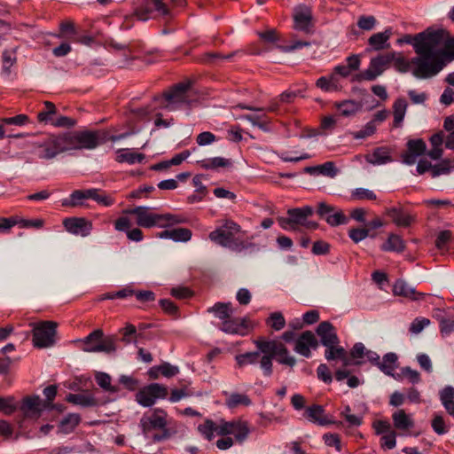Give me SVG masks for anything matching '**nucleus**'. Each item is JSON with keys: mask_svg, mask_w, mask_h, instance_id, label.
<instances>
[{"mask_svg": "<svg viewBox=\"0 0 454 454\" xmlns=\"http://www.w3.org/2000/svg\"><path fill=\"white\" fill-rule=\"evenodd\" d=\"M45 408H47L46 403H43L38 395L24 397L20 406V410L27 417H39L43 410Z\"/></svg>", "mask_w": 454, "mask_h": 454, "instance_id": "obj_23", "label": "nucleus"}, {"mask_svg": "<svg viewBox=\"0 0 454 454\" xmlns=\"http://www.w3.org/2000/svg\"><path fill=\"white\" fill-rule=\"evenodd\" d=\"M386 215L398 227H409L415 221V215L405 212L402 207H393L386 210Z\"/></svg>", "mask_w": 454, "mask_h": 454, "instance_id": "obj_24", "label": "nucleus"}, {"mask_svg": "<svg viewBox=\"0 0 454 454\" xmlns=\"http://www.w3.org/2000/svg\"><path fill=\"white\" fill-rule=\"evenodd\" d=\"M80 422L81 417L79 414L68 413L60 420L59 424V431L65 434H70L75 429Z\"/></svg>", "mask_w": 454, "mask_h": 454, "instance_id": "obj_38", "label": "nucleus"}, {"mask_svg": "<svg viewBox=\"0 0 454 454\" xmlns=\"http://www.w3.org/2000/svg\"><path fill=\"white\" fill-rule=\"evenodd\" d=\"M57 323L43 321L33 328V344L38 348L51 347L55 344Z\"/></svg>", "mask_w": 454, "mask_h": 454, "instance_id": "obj_12", "label": "nucleus"}, {"mask_svg": "<svg viewBox=\"0 0 454 454\" xmlns=\"http://www.w3.org/2000/svg\"><path fill=\"white\" fill-rule=\"evenodd\" d=\"M93 200L98 204L110 207L114 203V200L107 195L105 192L98 189H87V190H75L71 194L68 200H65L62 203L66 207H78L83 206V200Z\"/></svg>", "mask_w": 454, "mask_h": 454, "instance_id": "obj_11", "label": "nucleus"}, {"mask_svg": "<svg viewBox=\"0 0 454 454\" xmlns=\"http://www.w3.org/2000/svg\"><path fill=\"white\" fill-rule=\"evenodd\" d=\"M241 227L232 220H226L221 226L209 233V239L215 244L236 253L244 251L255 252L258 246L252 242L253 236H240Z\"/></svg>", "mask_w": 454, "mask_h": 454, "instance_id": "obj_2", "label": "nucleus"}, {"mask_svg": "<svg viewBox=\"0 0 454 454\" xmlns=\"http://www.w3.org/2000/svg\"><path fill=\"white\" fill-rule=\"evenodd\" d=\"M66 136L70 149L92 150L107 141V132L103 130L76 131L67 133Z\"/></svg>", "mask_w": 454, "mask_h": 454, "instance_id": "obj_8", "label": "nucleus"}, {"mask_svg": "<svg viewBox=\"0 0 454 454\" xmlns=\"http://www.w3.org/2000/svg\"><path fill=\"white\" fill-rule=\"evenodd\" d=\"M393 425L397 430H409L414 427V421L404 410L400 409L392 414Z\"/></svg>", "mask_w": 454, "mask_h": 454, "instance_id": "obj_32", "label": "nucleus"}, {"mask_svg": "<svg viewBox=\"0 0 454 454\" xmlns=\"http://www.w3.org/2000/svg\"><path fill=\"white\" fill-rule=\"evenodd\" d=\"M162 221L161 223L164 224L163 228H168L174 224L184 223L186 222V218L180 215H173V214H161Z\"/></svg>", "mask_w": 454, "mask_h": 454, "instance_id": "obj_61", "label": "nucleus"}, {"mask_svg": "<svg viewBox=\"0 0 454 454\" xmlns=\"http://www.w3.org/2000/svg\"><path fill=\"white\" fill-rule=\"evenodd\" d=\"M82 344L81 349L87 353L114 354L117 349L118 335H105L102 329L92 331L83 339L77 340Z\"/></svg>", "mask_w": 454, "mask_h": 454, "instance_id": "obj_6", "label": "nucleus"}, {"mask_svg": "<svg viewBox=\"0 0 454 454\" xmlns=\"http://www.w3.org/2000/svg\"><path fill=\"white\" fill-rule=\"evenodd\" d=\"M397 356L395 353L389 352L383 356L382 361L380 362L379 369L387 376L393 377L396 380H401V374L394 372L396 368Z\"/></svg>", "mask_w": 454, "mask_h": 454, "instance_id": "obj_27", "label": "nucleus"}, {"mask_svg": "<svg viewBox=\"0 0 454 454\" xmlns=\"http://www.w3.org/2000/svg\"><path fill=\"white\" fill-rule=\"evenodd\" d=\"M319 342L311 331H304L295 340L294 351L301 356L309 358L311 356L310 349H317Z\"/></svg>", "mask_w": 454, "mask_h": 454, "instance_id": "obj_20", "label": "nucleus"}, {"mask_svg": "<svg viewBox=\"0 0 454 454\" xmlns=\"http://www.w3.org/2000/svg\"><path fill=\"white\" fill-rule=\"evenodd\" d=\"M35 145L37 149L36 155L43 160L53 159L60 153L70 149L66 134L63 136H47L42 141L35 142Z\"/></svg>", "mask_w": 454, "mask_h": 454, "instance_id": "obj_10", "label": "nucleus"}, {"mask_svg": "<svg viewBox=\"0 0 454 454\" xmlns=\"http://www.w3.org/2000/svg\"><path fill=\"white\" fill-rule=\"evenodd\" d=\"M350 197L353 200H375L377 199L373 191L365 188H356L353 190Z\"/></svg>", "mask_w": 454, "mask_h": 454, "instance_id": "obj_53", "label": "nucleus"}, {"mask_svg": "<svg viewBox=\"0 0 454 454\" xmlns=\"http://www.w3.org/2000/svg\"><path fill=\"white\" fill-rule=\"evenodd\" d=\"M303 416L309 422L321 427L328 425H342V422L332 419L329 415L325 413L324 406L319 404H312L308 406L304 411Z\"/></svg>", "mask_w": 454, "mask_h": 454, "instance_id": "obj_18", "label": "nucleus"}, {"mask_svg": "<svg viewBox=\"0 0 454 454\" xmlns=\"http://www.w3.org/2000/svg\"><path fill=\"white\" fill-rule=\"evenodd\" d=\"M442 30H434L429 27L422 32L415 35L406 34L397 40L399 44L406 43L413 47L416 57L411 58L412 75L418 79H425L426 69L431 49L434 46H439L442 39Z\"/></svg>", "mask_w": 454, "mask_h": 454, "instance_id": "obj_1", "label": "nucleus"}, {"mask_svg": "<svg viewBox=\"0 0 454 454\" xmlns=\"http://www.w3.org/2000/svg\"><path fill=\"white\" fill-rule=\"evenodd\" d=\"M452 233L450 231L445 230L439 232L435 239V247L438 250L447 251L448 244L451 239Z\"/></svg>", "mask_w": 454, "mask_h": 454, "instance_id": "obj_60", "label": "nucleus"}, {"mask_svg": "<svg viewBox=\"0 0 454 454\" xmlns=\"http://www.w3.org/2000/svg\"><path fill=\"white\" fill-rule=\"evenodd\" d=\"M67 402L83 408L96 407L98 401L91 394H68L66 397Z\"/></svg>", "mask_w": 454, "mask_h": 454, "instance_id": "obj_28", "label": "nucleus"}, {"mask_svg": "<svg viewBox=\"0 0 454 454\" xmlns=\"http://www.w3.org/2000/svg\"><path fill=\"white\" fill-rule=\"evenodd\" d=\"M391 35V28H387L383 32H379L371 35L368 39V43L374 51L383 50L389 46L387 41L390 39Z\"/></svg>", "mask_w": 454, "mask_h": 454, "instance_id": "obj_31", "label": "nucleus"}, {"mask_svg": "<svg viewBox=\"0 0 454 454\" xmlns=\"http://www.w3.org/2000/svg\"><path fill=\"white\" fill-rule=\"evenodd\" d=\"M167 426V413L161 409H155L151 415L144 416L140 419V427L145 436H148L153 430L161 431L152 435L153 442H160L170 438L171 433Z\"/></svg>", "mask_w": 454, "mask_h": 454, "instance_id": "obj_7", "label": "nucleus"}, {"mask_svg": "<svg viewBox=\"0 0 454 454\" xmlns=\"http://www.w3.org/2000/svg\"><path fill=\"white\" fill-rule=\"evenodd\" d=\"M121 337L118 336V341L129 345L137 341V333L134 325L127 323L126 325L119 330Z\"/></svg>", "mask_w": 454, "mask_h": 454, "instance_id": "obj_43", "label": "nucleus"}, {"mask_svg": "<svg viewBox=\"0 0 454 454\" xmlns=\"http://www.w3.org/2000/svg\"><path fill=\"white\" fill-rule=\"evenodd\" d=\"M393 293L395 295L403 296L412 301H420L426 296V294L417 292L403 279H397L395 282L393 286Z\"/></svg>", "mask_w": 454, "mask_h": 454, "instance_id": "obj_25", "label": "nucleus"}, {"mask_svg": "<svg viewBox=\"0 0 454 454\" xmlns=\"http://www.w3.org/2000/svg\"><path fill=\"white\" fill-rule=\"evenodd\" d=\"M262 352L257 348L256 351L246 352L243 354L237 355L235 356V361L237 363L238 367L242 368L247 365H254L258 363L260 364V360L262 358Z\"/></svg>", "mask_w": 454, "mask_h": 454, "instance_id": "obj_34", "label": "nucleus"}, {"mask_svg": "<svg viewBox=\"0 0 454 454\" xmlns=\"http://www.w3.org/2000/svg\"><path fill=\"white\" fill-rule=\"evenodd\" d=\"M168 393L167 387L159 383H151L136 394V401L143 407H151L157 399H165Z\"/></svg>", "mask_w": 454, "mask_h": 454, "instance_id": "obj_13", "label": "nucleus"}, {"mask_svg": "<svg viewBox=\"0 0 454 454\" xmlns=\"http://www.w3.org/2000/svg\"><path fill=\"white\" fill-rule=\"evenodd\" d=\"M337 80L334 74H331L329 77L321 76L317 80L316 85L317 88L321 89L324 91H333L337 90L336 85Z\"/></svg>", "mask_w": 454, "mask_h": 454, "instance_id": "obj_51", "label": "nucleus"}, {"mask_svg": "<svg viewBox=\"0 0 454 454\" xmlns=\"http://www.w3.org/2000/svg\"><path fill=\"white\" fill-rule=\"evenodd\" d=\"M375 131L376 125L373 123V121H368L362 129L358 131H352L350 132V135L355 139H364L373 135Z\"/></svg>", "mask_w": 454, "mask_h": 454, "instance_id": "obj_58", "label": "nucleus"}, {"mask_svg": "<svg viewBox=\"0 0 454 454\" xmlns=\"http://www.w3.org/2000/svg\"><path fill=\"white\" fill-rule=\"evenodd\" d=\"M313 213L314 210L310 206L294 207L287 210V215L290 216L296 228H298V226H301L302 223H305L306 218L311 216Z\"/></svg>", "mask_w": 454, "mask_h": 454, "instance_id": "obj_29", "label": "nucleus"}, {"mask_svg": "<svg viewBox=\"0 0 454 454\" xmlns=\"http://www.w3.org/2000/svg\"><path fill=\"white\" fill-rule=\"evenodd\" d=\"M207 312L213 313L217 318L222 320V322L225 321L233 313L231 302L220 301L215 303L212 307H209L207 309Z\"/></svg>", "mask_w": 454, "mask_h": 454, "instance_id": "obj_39", "label": "nucleus"}, {"mask_svg": "<svg viewBox=\"0 0 454 454\" xmlns=\"http://www.w3.org/2000/svg\"><path fill=\"white\" fill-rule=\"evenodd\" d=\"M115 160L118 163L127 162L130 165L140 163L145 159V155L141 153L133 152L131 149L122 148L116 151Z\"/></svg>", "mask_w": 454, "mask_h": 454, "instance_id": "obj_30", "label": "nucleus"}, {"mask_svg": "<svg viewBox=\"0 0 454 454\" xmlns=\"http://www.w3.org/2000/svg\"><path fill=\"white\" fill-rule=\"evenodd\" d=\"M233 431L234 432L231 434H234L236 440L239 442H243L247 438L250 433L247 422L243 421H237L236 426L233 428Z\"/></svg>", "mask_w": 454, "mask_h": 454, "instance_id": "obj_55", "label": "nucleus"}, {"mask_svg": "<svg viewBox=\"0 0 454 454\" xmlns=\"http://www.w3.org/2000/svg\"><path fill=\"white\" fill-rule=\"evenodd\" d=\"M405 244L403 239L396 234H390L385 243L381 246V250L387 252L401 253L404 250Z\"/></svg>", "mask_w": 454, "mask_h": 454, "instance_id": "obj_40", "label": "nucleus"}, {"mask_svg": "<svg viewBox=\"0 0 454 454\" xmlns=\"http://www.w3.org/2000/svg\"><path fill=\"white\" fill-rule=\"evenodd\" d=\"M134 15L138 20L168 18L171 12L164 0H137L135 3Z\"/></svg>", "mask_w": 454, "mask_h": 454, "instance_id": "obj_9", "label": "nucleus"}, {"mask_svg": "<svg viewBox=\"0 0 454 454\" xmlns=\"http://www.w3.org/2000/svg\"><path fill=\"white\" fill-rule=\"evenodd\" d=\"M317 214L332 227L347 224L348 222L341 209L323 201L317 204Z\"/></svg>", "mask_w": 454, "mask_h": 454, "instance_id": "obj_15", "label": "nucleus"}, {"mask_svg": "<svg viewBox=\"0 0 454 454\" xmlns=\"http://www.w3.org/2000/svg\"><path fill=\"white\" fill-rule=\"evenodd\" d=\"M2 74L5 76H9L12 66H13L17 61L16 49L4 50L2 54Z\"/></svg>", "mask_w": 454, "mask_h": 454, "instance_id": "obj_45", "label": "nucleus"}, {"mask_svg": "<svg viewBox=\"0 0 454 454\" xmlns=\"http://www.w3.org/2000/svg\"><path fill=\"white\" fill-rule=\"evenodd\" d=\"M256 348L262 352L260 360V368L265 377H270L273 373V360L284 365L293 368L296 364L294 356H290L285 344L275 340H266L260 337L254 340Z\"/></svg>", "mask_w": 454, "mask_h": 454, "instance_id": "obj_3", "label": "nucleus"}, {"mask_svg": "<svg viewBox=\"0 0 454 454\" xmlns=\"http://www.w3.org/2000/svg\"><path fill=\"white\" fill-rule=\"evenodd\" d=\"M12 218L16 222V225H20L21 228L41 229L44 224L43 219H23L17 216H12Z\"/></svg>", "mask_w": 454, "mask_h": 454, "instance_id": "obj_59", "label": "nucleus"}, {"mask_svg": "<svg viewBox=\"0 0 454 454\" xmlns=\"http://www.w3.org/2000/svg\"><path fill=\"white\" fill-rule=\"evenodd\" d=\"M313 15L310 6L301 4L294 10V28L304 33H311L313 27Z\"/></svg>", "mask_w": 454, "mask_h": 454, "instance_id": "obj_16", "label": "nucleus"}, {"mask_svg": "<svg viewBox=\"0 0 454 454\" xmlns=\"http://www.w3.org/2000/svg\"><path fill=\"white\" fill-rule=\"evenodd\" d=\"M316 333L320 338L318 342L325 347L340 344V339L337 335L336 329L329 321H323L319 323L316 329Z\"/></svg>", "mask_w": 454, "mask_h": 454, "instance_id": "obj_22", "label": "nucleus"}, {"mask_svg": "<svg viewBox=\"0 0 454 454\" xmlns=\"http://www.w3.org/2000/svg\"><path fill=\"white\" fill-rule=\"evenodd\" d=\"M198 431L208 441L214 437V433H217V425L212 419H206L203 424L198 426Z\"/></svg>", "mask_w": 454, "mask_h": 454, "instance_id": "obj_49", "label": "nucleus"}, {"mask_svg": "<svg viewBox=\"0 0 454 454\" xmlns=\"http://www.w3.org/2000/svg\"><path fill=\"white\" fill-rule=\"evenodd\" d=\"M408 107V104L405 98H398L393 104V115L394 121L393 126L395 128H399L402 126L403 121L406 110Z\"/></svg>", "mask_w": 454, "mask_h": 454, "instance_id": "obj_36", "label": "nucleus"}, {"mask_svg": "<svg viewBox=\"0 0 454 454\" xmlns=\"http://www.w3.org/2000/svg\"><path fill=\"white\" fill-rule=\"evenodd\" d=\"M160 372L166 378H172L179 373V368L176 365L164 362L160 365L152 367V372Z\"/></svg>", "mask_w": 454, "mask_h": 454, "instance_id": "obj_48", "label": "nucleus"}, {"mask_svg": "<svg viewBox=\"0 0 454 454\" xmlns=\"http://www.w3.org/2000/svg\"><path fill=\"white\" fill-rule=\"evenodd\" d=\"M63 226L67 232L82 237L89 236L93 229L92 223L84 217H67Z\"/></svg>", "mask_w": 454, "mask_h": 454, "instance_id": "obj_19", "label": "nucleus"}, {"mask_svg": "<svg viewBox=\"0 0 454 454\" xmlns=\"http://www.w3.org/2000/svg\"><path fill=\"white\" fill-rule=\"evenodd\" d=\"M390 53L395 54L391 63H393V67L397 72L402 74H405L410 71L412 72L411 67L414 65L411 63V59L408 60L403 56H402L401 53H397L395 51H391Z\"/></svg>", "mask_w": 454, "mask_h": 454, "instance_id": "obj_46", "label": "nucleus"}, {"mask_svg": "<svg viewBox=\"0 0 454 454\" xmlns=\"http://www.w3.org/2000/svg\"><path fill=\"white\" fill-rule=\"evenodd\" d=\"M192 231L188 228L170 229V239L175 242H187L192 238Z\"/></svg>", "mask_w": 454, "mask_h": 454, "instance_id": "obj_52", "label": "nucleus"}, {"mask_svg": "<svg viewBox=\"0 0 454 454\" xmlns=\"http://www.w3.org/2000/svg\"><path fill=\"white\" fill-rule=\"evenodd\" d=\"M322 439L326 446L333 447L338 452H341L342 446L340 434L336 433H325L323 434Z\"/></svg>", "mask_w": 454, "mask_h": 454, "instance_id": "obj_54", "label": "nucleus"}, {"mask_svg": "<svg viewBox=\"0 0 454 454\" xmlns=\"http://www.w3.org/2000/svg\"><path fill=\"white\" fill-rule=\"evenodd\" d=\"M396 445V434L394 430L385 434L380 438V446L383 449L392 450Z\"/></svg>", "mask_w": 454, "mask_h": 454, "instance_id": "obj_64", "label": "nucleus"}, {"mask_svg": "<svg viewBox=\"0 0 454 454\" xmlns=\"http://www.w3.org/2000/svg\"><path fill=\"white\" fill-rule=\"evenodd\" d=\"M1 122H3V124H4L5 126L6 125L24 126L29 122V118L27 114H20L13 116V117L3 118L1 120Z\"/></svg>", "mask_w": 454, "mask_h": 454, "instance_id": "obj_63", "label": "nucleus"}, {"mask_svg": "<svg viewBox=\"0 0 454 454\" xmlns=\"http://www.w3.org/2000/svg\"><path fill=\"white\" fill-rule=\"evenodd\" d=\"M434 30H442V39L439 46H434L428 57L427 66L425 74V79L431 78L438 74L449 63L454 61V36H451L448 30L444 28H434Z\"/></svg>", "mask_w": 454, "mask_h": 454, "instance_id": "obj_4", "label": "nucleus"}, {"mask_svg": "<svg viewBox=\"0 0 454 454\" xmlns=\"http://www.w3.org/2000/svg\"><path fill=\"white\" fill-rule=\"evenodd\" d=\"M127 214L136 215V223L142 228L150 229L153 227H164L161 223L162 216L161 214H154L150 212L148 207L138 206L132 209L126 210Z\"/></svg>", "mask_w": 454, "mask_h": 454, "instance_id": "obj_14", "label": "nucleus"}, {"mask_svg": "<svg viewBox=\"0 0 454 454\" xmlns=\"http://www.w3.org/2000/svg\"><path fill=\"white\" fill-rule=\"evenodd\" d=\"M229 408L233 409L239 405L249 406L252 404L251 399L245 394L233 393L226 400Z\"/></svg>", "mask_w": 454, "mask_h": 454, "instance_id": "obj_47", "label": "nucleus"}, {"mask_svg": "<svg viewBox=\"0 0 454 454\" xmlns=\"http://www.w3.org/2000/svg\"><path fill=\"white\" fill-rule=\"evenodd\" d=\"M44 108L37 114V121L40 123L48 124L53 121V116L57 113L55 105L51 101H44Z\"/></svg>", "mask_w": 454, "mask_h": 454, "instance_id": "obj_42", "label": "nucleus"}, {"mask_svg": "<svg viewBox=\"0 0 454 454\" xmlns=\"http://www.w3.org/2000/svg\"><path fill=\"white\" fill-rule=\"evenodd\" d=\"M431 426L433 430L439 435L445 434L448 432L443 417L440 414L434 416Z\"/></svg>", "mask_w": 454, "mask_h": 454, "instance_id": "obj_62", "label": "nucleus"}, {"mask_svg": "<svg viewBox=\"0 0 454 454\" xmlns=\"http://www.w3.org/2000/svg\"><path fill=\"white\" fill-rule=\"evenodd\" d=\"M394 57L395 54L389 52L379 54L378 56L371 59L370 66L376 71V73L379 74V75H380L389 67Z\"/></svg>", "mask_w": 454, "mask_h": 454, "instance_id": "obj_37", "label": "nucleus"}, {"mask_svg": "<svg viewBox=\"0 0 454 454\" xmlns=\"http://www.w3.org/2000/svg\"><path fill=\"white\" fill-rule=\"evenodd\" d=\"M192 86L191 81L178 82L162 94L154 96L153 99L159 104L160 108L169 112L188 107L193 102L191 98Z\"/></svg>", "mask_w": 454, "mask_h": 454, "instance_id": "obj_5", "label": "nucleus"}, {"mask_svg": "<svg viewBox=\"0 0 454 454\" xmlns=\"http://www.w3.org/2000/svg\"><path fill=\"white\" fill-rule=\"evenodd\" d=\"M336 108L343 116H350L360 110L362 105L355 100H344L335 104Z\"/></svg>", "mask_w": 454, "mask_h": 454, "instance_id": "obj_44", "label": "nucleus"}, {"mask_svg": "<svg viewBox=\"0 0 454 454\" xmlns=\"http://www.w3.org/2000/svg\"><path fill=\"white\" fill-rule=\"evenodd\" d=\"M267 325H270L275 331H280L286 325V319L282 313L274 312L271 313L267 319Z\"/></svg>", "mask_w": 454, "mask_h": 454, "instance_id": "obj_57", "label": "nucleus"}, {"mask_svg": "<svg viewBox=\"0 0 454 454\" xmlns=\"http://www.w3.org/2000/svg\"><path fill=\"white\" fill-rule=\"evenodd\" d=\"M406 146L407 150L401 154L402 161L406 165H413L427 150V145L421 138L409 140Z\"/></svg>", "mask_w": 454, "mask_h": 454, "instance_id": "obj_21", "label": "nucleus"}, {"mask_svg": "<svg viewBox=\"0 0 454 454\" xmlns=\"http://www.w3.org/2000/svg\"><path fill=\"white\" fill-rule=\"evenodd\" d=\"M325 348V357L326 360L333 361L345 358V348L340 346V344H333Z\"/></svg>", "mask_w": 454, "mask_h": 454, "instance_id": "obj_50", "label": "nucleus"}, {"mask_svg": "<svg viewBox=\"0 0 454 454\" xmlns=\"http://www.w3.org/2000/svg\"><path fill=\"white\" fill-rule=\"evenodd\" d=\"M197 163L205 170H217L219 168L231 167L232 162L223 157H214L198 160Z\"/></svg>", "mask_w": 454, "mask_h": 454, "instance_id": "obj_35", "label": "nucleus"}, {"mask_svg": "<svg viewBox=\"0 0 454 454\" xmlns=\"http://www.w3.org/2000/svg\"><path fill=\"white\" fill-rule=\"evenodd\" d=\"M453 167L450 160L444 159L438 164L433 165L431 176L432 177H436L441 175L449 174Z\"/></svg>", "mask_w": 454, "mask_h": 454, "instance_id": "obj_56", "label": "nucleus"}, {"mask_svg": "<svg viewBox=\"0 0 454 454\" xmlns=\"http://www.w3.org/2000/svg\"><path fill=\"white\" fill-rule=\"evenodd\" d=\"M439 398L446 412L454 419V387L445 386L440 390Z\"/></svg>", "mask_w": 454, "mask_h": 454, "instance_id": "obj_33", "label": "nucleus"}, {"mask_svg": "<svg viewBox=\"0 0 454 454\" xmlns=\"http://www.w3.org/2000/svg\"><path fill=\"white\" fill-rule=\"evenodd\" d=\"M366 162L377 166L384 165L393 161L390 149L387 146L375 148L372 153L365 155Z\"/></svg>", "mask_w": 454, "mask_h": 454, "instance_id": "obj_26", "label": "nucleus"}, {"mask_svg": "<svg viewBox=\"0 0 454 454\" xmlns=\"http://www.w3.org/2000/svg\"><path fill=\"white\" fill-rule=\"evenodd\" d=\"M95 380L97 384L106 392H108L110 394H115L121 390L119 386L111 384L112 378L106 372H97L95 374Z\"/></svg>", "mask_w": 454, "mask_h": 454, "instance_id": "obj_41", "label": "nucleus"}, {"mask_svg": "<svg viewBox=\"0 0 454 454\" xmlns=\"http://www.w3.org/2000/svg\"><path fill=\"white\" fill-rule=\"evenodd\" d=\"M219 329L228 334L239 336L247 335L253 329V325L247 317H228L221 323Z\"/></svg>", "mask_w": 454, "mask_h": 454, "instance_id": "obj_17", "label": "nucleus"}]
</instances>
